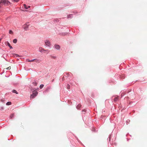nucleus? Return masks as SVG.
<instances>
[{
    "label": "nucleus",
    "instance_id": "nucleus-1",
    "mask_svg": "<svg viewBox=\"0 0 147 147\" xmlns=\"http://www.w3.org/2000/svg\"><path fill=\"white\" fill-rule=\"evenodd\" d=\"M10 3L7 0H0V8L3 5H7Z\"/></svg>",
    "mask_w": 147,
    "mask_h": 147
},
{
    "label": "nucleus",
    "instance_id": "nucleus-2",
    "mask_svg": "<svg viewBox=\"0 0 147 147\" xmlns=\"http://www.w3.org/2000/svg\"><path fill=\"white\" fill-rule=\"evenodd\" d=\"M38 94V92L37 91H36L35 90L34 91L32 92V93L30 95V98H34Z\"/></svg>",
    "mask_w": 147,
    "mask_h": 147
},
{
    "label": "nucleus",
    "instance_id": "nucleus-3",
    "mask_svg": "<svg viewBox=\"0 0 147 147\" xmlns=\"http://www.w3.org/2000/svg\"><path fill=\"white\" fill-rule=\"evenodd\" d=\"M45 44L48 47H50L51 43V42L49 40H45Z\"/></svg>",
    "mask_w": 147,
    "mask_h": 147
},
{
    "label": "nucleus",
    "instance_id": "nucleus-4",
    "mask_svg": "<svg viewBox=\"0 0 147 147\" xmlns=\"http://www.w3.org/2000/svg\"><path fill=\"white\" fill-rule=\"evenodd\" d=\"M29 26V24H28V23H27L26 24H24L23 26V28H24L25 30H27L28 29V27Z\"/></svg>",
    "mask_w": 147,
    "mask_h": 147
},
{
    "label": "nucleus",
    "instance_id": "nucleus-5",
    "mask_svg": "<svg viewBox=\"0 0 147 147\" xmlns=\"http://www.w3.org/2000/svg\"><path fill=\"white\" fill-rule=\"evenodd\" d=\"M39 51L40 52L42 53L44 51L49 52V50L48 49L45 50L42 47H40L39 49Z\"/></svg>",
    "mask_w": 147,
    "mask_h": 147
},
{
    "label": "nucleus",
    "instance_id": "nucleus-6",
    "mask_svg": "<svg viewBox=\"0 0 147 147\" xmlns=\"http://www.w3.org/2000/svg\"><path fill=\"white\" fill-rule=\"evenodd\" d=\"M54 48L57 50H59L60 49V47L59 45L55 44L54 45Z\"/></svg>",
    "mask_w": 147,
    "mask_h": 147
},
{
    "label": "nucleus",
    "instance_id": "nucleus-7",
    "mask_svg": "<svg viewBox=\"0 0 147 147\" xmlns=\"http://www.w3.org/2000/svg\"><path fill=\"white\" fill-rule=\"evenodd\" d=\"M6 45L8 46L10 49H13L12 47L11 46L10 43L8 41H7Z\"/></svg>",
    "mask_w": 147,
    "mask_h": 147
},
{
    "label": "nucleus",
    "instance_id": "nucleus-8",
    "mask_svg": "<svg viewBox=\"0 0 147 147\" xmlns=\"http://www.w3.org/2000/svg\"><path fill=\"white\" fill-rule=\"evenodd\" d=\"M24 8L26 9H28L29 8H30V6H27L25 4H24Z\"/></svg>",
    "mask_w": 147,
    "mask_h": 147
},
{
    "label": "nucleus",
    "instance_id": "nucleus-9",
    "mask_svg": "<svg viewBox=\"0 0 147 147\" xmlns=\"http://www.w3.org/2000/svg\"><path fill=\"white\" fill-rule=\"evenodd\" d=\"M67 18L68 19H70L73 17V14H70L67 16Z\"/></svg>",
    "mask_w": 147,
    "mask_h": 147
},
{
    "label": "nucleus",
    "instance_id": "nucleus-10",
    "mask_svg": "<svg viewBox=\"0 0 147 147\" xmlns=\"http://www.w3.org/2000/svg\"><path fill=\"white\" fill-rule=\"evenodd\" d=\"M34 61L36 62L37 63H39L40 61V60L37 59H35Z\"/></svg>",
    "mask_w": 147,
    "mask_h": 147
},
{
    "label": "nucleus",
    "instance_id": "nucleus-11",
    "mask_svg": "<svg viewBox=\"0 0 147 147\" xmlns=\"http://www.w3.org/2000/svg\"><path fill=\"white\" fill-rule=\"evenodd\" d=\"M81 105L80 104L78 105L76 107L77 109H80V108L81 107Z\"/></svg>",
    "mask_w": 147,
    "mask_h": 147
},
{
    "label": "nucleus",
    "instance_id": "nucleus-12",
    "mask_svg": "<svg viewBox=\"0 0 147 147\" xmlns=\"http://www.w3.org/2000/svg\"><path fill=\"white\" fill-rule=\"evenodd\" d=\"M50 56L53 59H55L56 57V56H53V55H51Z\"/></svg>",
    "mask_w": 147,
    "mask_h": 147
},
{
    "label": "nucleus",
    "instance_id": "nucleus-13",
    "mask_svg": "<svg viewBox=\"0 0 147 147\" xmlns=\"http://www.w3.org/2000/svg\"><path fill=\"white\" fill-rule=\"evenodd\" d=\"M114 100L115 102L117 101L118 100V98L117 97L115 98L114 99Z\"/></svg>",
    "mask_w": 147,
    "mask_h": 147
},
{
    "label": "nucleus",
    "instance_id": "nucleus-14",
    "mask_svg": "<svg viewBox=\"0 0 147 147\" xmlns=\"http://www.w3.org/2000/svg\"><path fill=\"white\" fill-rule=\"evenodd\" d=\"M12 92H13V93H15L16 94H18V92H17V91L16 90H13L12 91Z\"/></svg>",
    "mask_w": 147,
    "mask_h": 147
},
{
    "label": "nucleus",
    "instance_id": "nucleus-15",
    "mask_svg": "<svg viewBox=\"0 0 147 147\" xmlns=\"http://www.w3.org/2000/svg\"><path fill=\"white\" fill-rule=\"evenodd\" d=\"M32 84L35 86H36L37 85V83H36V82L35 81H34L33 82H32Z\"/></svg>",
    "mask_w": 147,
    "mask_h": 147
},
{
    "label": "nucleus",
    "instance_id": "nucleus-16",
    "mask_svg": "<svg viewBox=\"0 0 147 147\" xmlns=\"http://www.w3.org/2000/svg\"><path fill=\"white\" fill-rule=\"evenodd\" d=\"M11 104V102H8L6 103V105H9Z\"/></svg>",
    "mask_w": 147,
    "mask_h": 147
},
{
    "label": "nucleus",
    "instance_id": "nucleus-17",
    "mask_svg": "<svg viewBox=\"0 0 147 147\" xmlns=\"http://www.w3.org/2000/svg\"><path fill=\"white\" fill-rule=\"evenodd\" d=\"M13 42L14 43H16L17 42V39H15L13 40Z\"/></svg>",
    "mask_w": 147,
    "mask_h": 147
},
{
    "label": "nucleus",
    "instance_id": "nucleus-18",
    "mask_svg": "<svg viewBox=\"0 0 147 147\" xmlns=\"http://www.w3.org/2000/svg\"><path fill=\"white\" fill-rule=\"evenodd\" d=\"M14 114H11L10 116V118L11 119H12L14 117Z\"/></svg>",
    "mask_w": 147,
    "mask_h": 147
},
{
    "label": "nucleus",
    "instance_id": "nucleus-19",
    "mask_svg": "<svg viewBox=\"0 0 147 147\" xmlns=\"http://www.w3.org/2000/svg\"><path fill=\"white\" fill-rule=\"evenodd\" d=\"M43 86H44V85L42 84H41L40 85L39 87L40 89H41L43 88Z\"/></svg>",
    "mask_w": 147,
    "mask_h": 147
},
{
    "label": "nucleus",
    "instance_id": "nucleus-20",
    "mask_svg": "<svg viewBox=\"0 0 147 147\" xmlns=\"http://www.w3.org/2000/svg\"><path fill=\"white\" fill-rule=\"evenodd\" d=\"M111 135H110L109 136V142L110 141L111 139Z\"/></svg>",
    "mask_w": 147,
    "mask_h": 147
},
{
    "label": "nucleus",
    "instance_id": "nucleus-21",
    "mask_svg": "<svg viewBox=\"0 0 147 147\" xmlns=\"http://www.w3.org/2000/svg\"><path fill=\"white\" fill-rule=\"evenodd\" d=\"M27 61H28V62H32V61H35V59H32L31 60H27Z\"/></svg>",
    "mask_w": 147,
    "mask_h": 147
},
{
    "label": "nucleus",
    "instance_id": "nucleus-22",
    "mask_svg": "<svg viewBox=\"0 0 147 147\" xmlns=\"http://www.w3.org/2000/svg\"><path fill=\"white\" fill-rule=\"evenodd\" d=\"M67 88L68 89H69L70 88V86L69 84L67 85Z\"/></svg>",
    "mask_w": 147,
    "mask_h": 147
},
{
    "label": "nucleus",
    "instance_id": "nucleus-23",
    "mask_svg": "<svg viewBox=\"0 0 147 147\" xmlns=\"http://www.w3.org/2000/svg\"><path fill=\"white\" fill-rule=\"evenodd\" d=\"M123 92H124L123 91H121L120 92V93L121 94V98H122L123 96V95H122V93H123Z\"/></svg>",
    "mask_w": 147,
    "mask_h": 147
},
{
    "label": "nucleus",
    "instance_id": "nucleus-24",
    "mask_svg": "<svg viewBox=\"0 0 147 147\" xmlns=\"http://www.w3.org/2000/svg\"><path fill=\"white\" fill-rule=\"evenodd\" d=\"M9 33L10 34H12L13 33V32L11 30H10L9 31Z\"/></svg>",
    "mask_w": 147,
    "mask_h": 147
},
{
    "label": "nucleus",
    "instance_id": "nucleus-25",
    "mask_svg": "<svg viewBox=\"0 0 147 147\" xmlns=\"http://www.w3.org/2000/svg\"><path fill=\"white\" fill-rule=\"evenodd\" d=\"M10 69H11V67L10 66H9L6 68V69H7V70H10Z\"/></svg>",
    "mask_w": 147,
    "mask_h": 147
},
{
    "label": "nucleus",
    "instance_id": "nucleus-26",
    "mask_svg": "<svg viewBox=\"0 0 147 147\" xmlns=\"http://www.w3.org/2000/svg\"><path fill=\"white\" fill-rule=\"evenodd\" d=\"M19 0H12V1L15 2H18L19 1Z\"/></svg>",
    "mask_w": 147,
    "mask_h": 147
},
{
    "label": "nucleus",
    "instance_id": "nucleus-27",
    "mask_svg": "<svg viewBox=\"0 0 147 147\" xmlns=\"http://www.w3.org/2000/svg\"><path fill=\"white\" fill-rule=\"evenodd\" d=\"M129 120H127L126 121V123L127 124L128 123H129Z\"/></svg>",
    "mask_w": 147,
    "mask_h": 147
},
{
    "label": "nucleus",
    "instance_id": "nucleus-28",
    "mask_svg": "<svg viewBox=\"0 0 147 147\" xmlns=\"http://www.w3.org/2000/svg\"><path fill=\"white\" fill-rule=\"evenodd\" d=\"M15 56L17 57H18L19 56V55L17 54H15Z\"/></svg>",
    "mask_w": 147,
    "mask_h": 147
},
{
    "label": "nucleus",
    "instance_id": "nucleus-29",
    "mask_svg": "<svg viewBox=\"0 0 147 147\" xmlns=\"http://www.w3.org/2000/svg\"><path fill=\"white\" fill-rule=\"evenodd\" d=\"M3 107H1V110H3Z\"/></svg>",
    "mask_w": 147,
    "mask_h": 147
},
{
    "label": "nucleus",
    "instance_id": "nucleus-30",
    "mask_svg": "<svg viewBox=\"0 0 147 147\" xmlns=\"http://www.w3.org/2000/svg\"><path fill=\"white\" fill-rule=\"evenodd\" d=\"M66 75H67V76H69V73H67L66 74Z\"/></svg>",
    "mask_w": 147,
    "mask_h": 147
},
{
    "label": "nucleus",
    "instance_id": "nucleus-31",
    "mask_svg": "<svg viewBox=\"0 0 147 147\" xmlns=\"http://www.w3.org/2000/svg\"><path fill=\"white\" fill-rule=\"evenodd\" d=\"M45 53H47V54L48 53H49V52H48V51H45Z\"/></svg>",
    "mask_w": 147,
    "mask_h": 147
},
{
    "label": "nucleus",
    "instance_id": "nucleus-32",
    "mask_svg": "<svg viewBox=\"0 0 147 147\" xmlns=\"http://www.w3.org/2000/svg\"><path fill=\"white\" fill-rule=\"evenodd\" d=\"M82 112H86V110H84L83 111H82Z\"/></svg>",
    "mask_w": 147,
    "mask_h": 147
},
{
    "label": "nucleus",
    "instance_id": "nucleus-33",
    "mask_svg": "<svg viewBox=\"0 0 147 147\" xmlns=\"http://www.w3.org/2000/svg\"><path fill=\"white\" fill-rule=\"evenodd\" d=\"M54 81V79H53L52 80V82H53V81Z\"/></svg>",
    "mask_w": 147,
    "mask_h": 147
},
{
    "label": "nucleus",
    "instance_id": "nucleus-34",
    "mask_svg": "<svg viewBox=\"0 0 147 147\" xmlns=\"http://www.w3.org/2000/svg\"><path fill=\"white\" fill-rule=\"evenodd\" d=\"M37 89H39V88H37Z\"/></svg>",
    "mask_w": 147,
    "mask_h": 147
}]
</instances>
